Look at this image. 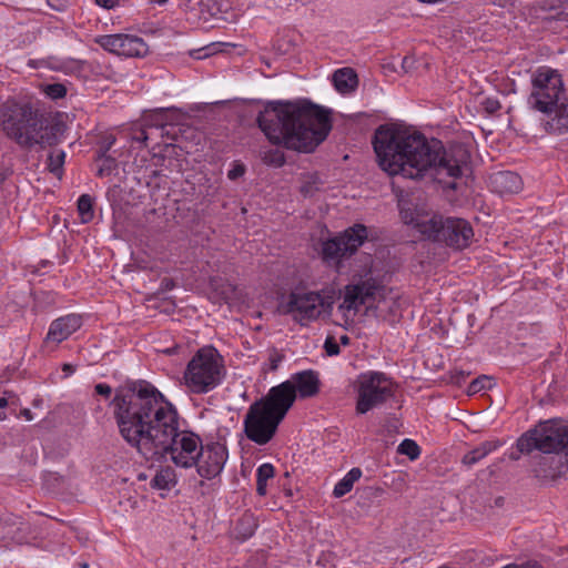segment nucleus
I'll return each mask as SVG.
<instances>
[{"label":"nucleus","instance_id":"obj_22","mask_svg":"<svg viewBox=\"0 0 568 568\" xmlns=\"http://www.w3.org/2000/svg\"><path fill=\"white\" fill-rule=\"evenodd\" d=\"M499 447L498 442H484L473 450L465 454L462 458V463L466 466H473L483 458H485L489 453Z\"/></svg>","mask_w":568,"mask_h":568},{"label":"nucleus","instance_id":"obj_43","mask_svg":"<svg viewBox=\"0 0 568 568\" xmlns=\"http://www.w3.org/2000/svg\"><path fill=\"white\" fill-rule=\"evenodd\" d=\"M94 2L103 9H113L119 4V0H94Z\"/></svg>","mask_w":568,"mask_h":568},{"label":"nucleus","instance_id":"obj_32","mask_svg":"<svg viewBox=\"0 0 568 568\" xmlns=\"http://www.w3.org/2000/svg\"><path fill=\"white\" fill-rule=\"evenodd\" d=\"M274 466L270 463H264L256 470V479L260 481H267L274 477Z\"/></svg>","mask_w":568,"mask_h":568},{"label":"nucleus","instance_id":"obj_53","mask_svg":"<svg viewBox=\"0 0 568 568\" xmlns=\"http://www.w3.org/2000/svg\"><path fill=\"white\" fill-rule=\"evenodd\" d=\"M150 1L154 2V3L163 4V3L168 2L169 0H150Z\"/></svg>","mask_w":568,"mask_h":568},{"label":"nucleus","instance_id":"obj_46","mask_svg":"<svg viewBox=\"0 0 568 568\" xmlns=\"http://www.w3.org/2000/svg\"><path fill=\"white\" fill-rule=\"evenodd\" d=\"M62 369L67 373V375H70L74 372V367L71 364H63Z\"/></svg>","mask_w":568,"mask_h":568},{"label":"nucleus","instance_id":"obj_25","mask_svg":"<svg viewBox=\"0 0 568 568\" xmlns=\"http://www.w3.org/2000/svg\"><path fill=\"white\" fill-rule=\"evenodd\" d=\"M343 241L339 236L331 239L323 243V257L326 261L337 260L347 256V253L343 250Z\"/></svg>","mask_w":568,"mask_h":568},{"label":"nucleus","instance_id":"obj_7","mask_svg":"<svg viewBox=\"0 0 568 568\" xmlns=\"http://www.w3.org/2000/svg\"><path fill=\"white\" fill-rule=\"evenodd\" d=\"M201 438L189 430H179V415L174 414L171 430L165 440H161L154 449L155 460L169 455L172 463L181 468H191L196 464L199 447H202Z\"/></svg>","mask_w":568,"mask_h":568},{"label":"nucleus","instance_id":"obj_12","mask_svg":"<svg viewBox=\"0 0 568 568\" xmlns=\"http://www.w3.org/2000/svg\"><path fill=\"white\" fill-rule=\"evenodd\" d=\"M196 457L197 474L205 479H213L221 474L227 460V449L219 442H210L199 447Z\"/></svg>","mask_w":568,"mask_h":568},{"label":"nucleus","instance_id":"obj_8","mask_svg":"<svg viewBox=\"0 0 568 568\" xmlns=\"http://www.w3.org/2000/svg\"><path fill=\"white\" fill-rule=\"evenodd\" d=\"M335 301L333 290L294 291L291 292L280 310L283 314L292 315L301 325L316 321L324 313H331Z\"/></svg>","mask_w":568,"mask_h":568},{"label":"nucleus","instance_id":"obj_52","mask_svg":"<svg viewBox=\"0 0 568 568\" xmlns=\"http://www.w3.org/2000/svg\"><path fill=\"white\" fill-rule=\"evenodd\" d=\"M138 140H140V141H146L148 140V135L145 134L144 131L141 132V136H139Z\"/></svg>","mask_w":568,"mask_h":568},{"label":"nucleus","instance_id":"obj_16","mask_svg":"<svg viewBox=\"0 0 568 568\" xmlns=\"http://www.w3.org/2000/svg\"><path fill=\"white\" fill-rule=\"evenodd\" d=\"M545 121V130L554 134H564L568 132V98H564L557 105H554L552 112Z\"/></svg>","mask_w":568,"mask_h":568},{"label":"nucleus","instance_id":"obj_38","mask_svg":"<svg viewBox=\"0 0 568 568\" xmlns=\"http://www.w3.org/2000/svg\"><path fill=\"white\" fill-rule=\"evenodd\" d=\"M234 293H235V286L233 284L225 283L222 285L221 295L225 301L233 298Z\"/></svg>","mask_w":568,"mask_h":568},{"label":"nucleus","instance_id":"obj_33","mask_svg":"<svg viewBox=\"0 0 568 568\" xmlns=\"http://www.w3.org/2000/svg\"><path fill=\"white\" fill-rule=\"evenodd\" d=\"M490 387V379L487 376H481L474 379L468 386L469 394H476L485 388Z\"/></svg>","mask_w":568,"mask_h":568},{"label":"nucleus","instance_id":"obj_30","mask_svg":"<svg viewBox=\"0 0 568 568\" xmlns=\"http://www.w3.org/2000/svg\"><path fill=\"white\" fill-rule=\"evenodd\" d=\"M112 144L109 143V145L105 148L104 151H102L99 156H98V160L102 162V164L100 165V168L98 169V175L99 176H106V175H110L116 168V162L113 158L106 155V151L109 150L110 145Z\"/></svg>","mask_w":568,"mask_h":568},{"label":"nucleus","instance_id":"obj_14","mask_svg":"<svg viewBox=\"0 0 568 568\" xmlns=\"http://www.w3.org/2000/svg\"><path fill=\"white\" fill-rule=\"evenodd\" d=\"M291 386L294 400L296 397L308 398L314 397L320 392V378L318 374L312 369L295 373L291 376V379L285 381Z\"/></svg>","mask_w":568,"mask_h":568},{"label":"nucleus","instance_id":"obj_9","mask_svg":"<svg viewBox=\"0 0 568 568\" xmlns=\"http://www.w3.org/2000/svg\"><path fill=\"white\" fill-rule=\"evenodd\" d=\"M418 226L419 233L425 237L444 242L459 250L467 247L474 236L469 222L460 217H444L435 214Z\"/></svg>","mask_w":568,"mask_h":568},{"label":"nucleus","instance_id":"obj_48","mask_svg":"<svg viewBox=\"0 0 568 568\" xmlns=\"http://www.w3.org/2000/svg\"><path fill=\"white\" fill-rule=\"evenodd\" d=\"M487 103H488L487 109L489 111H495L497 108H499L498 102H490V101H488Z\"/></svg>","mask_w":568,"mask_h":568},{"label":"nucleus","instance_id":"obj_26","mask_svg":"<svg viewBox=\"0 0 568 568\" xmlns=\"http://www.w3.org/2000/svg\"><path fill=\"white\" fill-rule=\"evenodd\" d=\"M65 160V152L62 150H53L48 154L47 168L58 178H61L63 172V164Z\"/></svg>","mask_w":568,"mask_h":568},{"label":"nucleus","instance_id":"obj_36","mask_svg":"<svg viewBox=\"0 0 568 568\" xmlns=\"http://www.w3.org/2000/svg\"><path fill=\"white\" fill-rule=\"evenodd\" d=\"M264 161L275 166H282L285 162L283 153L280 151H271L264 156Z\"/></svg>","mask_w":568,"mask_h":568},{"label":"nucleus","instance_id":"obj_10","mask_svg":"<svg viewBox=\"0 0 568 568\" xmlns=\"http://www.w3.org/2000/svg\"><path fill=\"white\" fill-rule=\"evenodd\" d=\"M565 98V89L561 75L557 70L541 67L536 70L532 77V90L528 98V104L545 114L552 112Z\"/></svg>","mask_w":568,"mask_h":568},{"label":"nucleus","instance_id":"obj_17","mask_svg":"<svg viewBox=\"0 0 568 568\" xmlns=\"http://www.w3.org/2000/svg\"><path fill=\"white\" fill-rule=\"evenodd\" d=\"M489 180L491 189L499 194L517 193L523 186L521 178L511 171L494 173Z\"/></svg>","mask_w":568,"mask_h":568},{"label":"nucleus","instance_id":"obj_35","mask_svg":"<svg viewBox=\"0 0 568 568\" xmlns=\"http://www.w3.org/2000/svg\"><path fill=\"white\" fill-rule=\"evenodd\" d=\"M353 488V485H351L345 478L341 479L334 487L333 495L336 498L343 497L347 493H349Z\"/></svg>","mask_w":568,"mask_h":568},{"label":"nucleus","instance_id":"obj_13","mask_svg":"<svg viewBox=\"0 0 568 568\" xmlns=\"http://www.w3.org/2000/svg\"><path fill=\"white\" fill-rule=\"evenodd\" d=\"M383 286L377 285L374 281H364L358 284H349L344 288L343 302L338 308L347 316L353 312L355 315L362 305L375 302L377 295H381Z\"/></svg>","mask_w":568,"mask_h":568},{"label":"nucleus","instance_id":"obj_29","mask_svg":"<svg viewBox=\"0 0 568 568\" xmlns=\"http://www.w3.org/2000/svg\"><path fill=\"white\" fill-rule=\"evenodd\" d=\"M399 211L402 221L407 225H413L419 232V224L423 222H427L429 217L422 216L413 211L410 207H405V203L403 201L399 202Z\"/></svg>","mask_w":568,"mask_h":568},{"label":"nucleus","instance_id":"obj_21","mask_svg":"<svg viewBox=\"0 0 568 568\" xmlns=\"http://www.w3.org/2000/svg\"><path fill=\"white\" fill-rule=\"evenodd\" d=\"M333 83L338 92L351 93L358 84L357 74L351 68L338 69L333 73Z\"/></svg>","mask_w":568,"mask_h":568},{"label":"nucleus","instance_id":"obj_3","mask_svg":"<svg viewBox=\"0 0 568 568\" xmlns=\"http://www.w3.org/2000/svg\"><path fill=\"white\" fill-rule=\"evenodd\" d=\"M256 124L272 144L304 153L313 152L332 128L329 112L308 100L267 102Z\"/></svg>","mask_w":568,"mask_h":568},{"label":"nucleus","instance_id":"obj_19","mask_svg":"<svg viewBox=\"0 0 568 568\" xmlns=\"http://www.w3.org/2000/svg\"><path fill=\"white\" fill-rule=\"evenodd\" d=\"M339 239L343 241L344 252H346L347 255H352L367 239V229L363 224H355L339 235Z\"/></svg>","mask_w":568,"mask_h":568},{"label":"nucleus","instance_id":"obj_28","mask_svg":"<svg viewBox=\"0 0 568 568\" xmlns=\"http://www.w3.org/2000/svg\"><path fill=\"white\" fill-rule=\"evenodd\" d=\"M78 212L82 223H89L94 216L93 199L89 194H82L78 200Z\"/></svg>","mask_w":568,"mask_h":568},{"label":"nucleus","instance_id":"obj_1","mask_svg":"<svg viewBox=\"0 0 568 568\" xmlns=\"http://www.w3.org/2000/svg\"><path fill=\"white\" fill-rule=\"evenodd\" d=\"M373 146L381 168L389 175L412 180L429 176L453 190L470 160L462 144L446 149L437 139L386 125L375 131Z\"/></svg>","mask_w":568,"mask_h":568},{"label":"nucleus","instance_id":"obj_37","mask_svg":"<svg viewBox=\"0 0 568 568\" xmlns=\"http://www.w3.org/2000/svg\"><path fill=\"white\" fill-rule=\"evenodd\" d=\"M324 349L328 356H336L341 348L333 336H327L324 343Z\"/></svg>","mask_w":568,"mask_h":568},{"label":"nucleus","instance_id":"obj_24","mask_svg":"<svg viewBox=\"0 0 568 568\" xmlns=\"http://www.w3.org/2000/svg\"><path fill=\"white\" fill-rule=\"evenodd\" d=\"M257 528L256 519L252 514H244L236 523L235 535L236 538L245 540L253 536Z\"/></svg>","mask_w":568,"mask_h":568},{"label":"nucleus","instance_id":"obj_23","mask_svg":"<svg viewBox=\"0 0 568 568\" xmlns=\"http://www.w3.org/2000/svg\"><path fill=\"white\" fill-rule=\"evenodd\" d=\"M175 484L176 475L170 466L159 469L152 479V486L158 489H171Z\"/></svg>","mask_w":568,"mask_h":568},{"label":"nucleus","instance_id":"obj_18","mask_svg":"<svg viewBox=\"0 0 568 568\" xmlns=\"http://www.w3.org/2000/svg\"><path fill=\"white\" fill-rule=\"evenodd\" d=\"M119 57L143 58L149 52L144 40L138 36L121 33Z\"/></svg>","mask_w":568,"mask_h":568},{"label":"nucleus","instance_id":"obj_50","mask_svg":"<svg viewBox=\"0 0 568 568\" xmlns=\"http://www.w3.org/2000/svg\"><path fill=\"white\" fill-rule=\"evenodd\" d=\"M8 406V400L4 397H0V408H6Z\"/></svg>","mask_w":568,"mask_h":568},{"label":"nucleus","instance_id":"obj_45","mask_svg":"<svg viewBox=\"0 0 568 568\" xmlns=\"http://www.w3.org/2000/svg\"><path fill=\"white\" fill-rule=\"evenodd\" d=\"M20 414L29 422L33 419V414L29 408L22 409Z\"/></svg>","mask_w":568,"mask_h":568},{"label":"nucleus","instance_id":"obj_34","mask_svg":"<svg viewBox=\"0 0 568 568\" xmlns=\"http://www.w3.org/2000/svg\"><path fill=\"white\" fill-rule=\"evenodd\" d=\"M44 91L52 99H61L67 94V89L61 83L48 84Z\"/></svg>","mask_w":568,"mask_h":568},{"label":"nucleus","instance_id":"obj_40","mask_svg":"<svg viewBox=\"0 0 568 568\" xmlns=\"http://www.w3.org/2000/svg\"><path fill=\"white\" fill-rule=\"evenodd\" d=\"M415 58L407 55L402 60V69L404 70L405 73H408L415 69Z\"/></svg>","mask_w":568,"mask_h":568},{"label":"nucleus","instance_id":"obj_6","mask_svg":"<svg viewBox=\"0 0 568 568\" xmlns=\"http://www.w3.org/2000/svg\"><path fill=\"white\" fill-rule=\"evenodd\" d=\"M225 375L223 356L213 346H204L189 361L183 373V385L192 394H207L223 382Z\"/></svg>","mask_w":568,"mask_h":568},{"label":"nucleus","instance_id":"obj_44","mask_svg":"<svg viewBox=\"0 0 568 568\" xmlns=\"http://www.w3.org/2000/svg\"><path fill=\"white\" fill-rule=\"evenodd\" d=\"M267 481H260L256 479V491L260 496H265L267 490Z\"/></svg>","mask_w":568,"mask_h":568},{"label":"nucleus","instance_id":"obj_51","mask_svg":"<svg viewBox=\"0 0 568 568\" xmlns=\"http://www.w3.org/2000/svg\"><path fill=\"white\" fill-rule=\"evenodd\" d=\"M348 342H349V338H348V336H347V335H343V336H341V343H342V344L346 345V344H348Z\"/></svg>","mask_w":568,"mask_h":568},{"label":"nucleus","instance_id":"obj_31","mask_svg":"<svg viewBox=\"0 0 568 568\" xmlns=\"http://www.w3.org/2000/svg\"><path fill=\"white\" fill-rule=\"evenodd\" d=\"M397 453L415 460L420 456V447L415 440L406 438L398 445Z\"/></svg>","mask_w":568,"mask_h":568},{"label":"nucleus","instance_id":"obj_47","mask_svg":"<svg viewBox=\"0 0 568 568\" xmlns=\"http://www.w3.org/2000/svg\"><path fill=\"white\" fill-rule=\"evenodd\" d=\"M518 568H542V567L540 565H538L537 562H527L523 566L518 565Z\"/></svg>","mask_w":568,"mask_h":568},{"label":"nucleus","instance_id":"obj_20","mask_svg":"<svg viewBox=\"0 0 568 568\" xmlns=\"http://www.w3.org/2000/svg\"><path fill=\"white\" fill-rule=\"evenodd\" d=\"M375 311L377 316L383 321L395 323L398 317V303L394 298L385 297V288L383 287L382 294L377 295Z\"/></svg>","mask_w":568,"mask_h":568},{"label":"nucleus","instance_id":"obj_5","mask_svg":"<svg viewBox=\"0 0 568 568\" xmlns=\"http://www.w3.org/2000/svg\"><path fill=\"white\" fill-rule=\"evenodd\" d=\"M293 404L294 394L288 383L272 387L250 405L243 420L246 437L257 445L270 443Z\"/></svg>","mask_w":568,"mask_h":568},{"label":"nucleus","instance_id":"obj_42","mask_svg":"<svg viewBox=\"0 0 568 568\" xmlns=\"http://www.w3.org/2000/svg\"><path fill=\"white\" fill-rule=\"evenodd\" d=\"M94 389L99 395L104 396V397H109L112 393L111 386H109L108 384H102V383L97 384Z\"/></svg>","mask_w":568,"mask_h":568},{"label":"nucleus","instance_id":"obj_39","mask_svg":"<svg viewBox=\"0 0 568 568\" xmlns=\"http://www.w3.org/2000/svg\"><path fill=\"white\" fill-rule=\"evenodd\" d=\"M362 476V470L357 467L352 468L344 478L351 484L354 485L356 480H358Z\"/></svg>","mask_w":568,"mask_h":568},{"label":"nucleus","instance_id":"obj_15","mask_svg":"<svg viewBox=\"0 0 568 568\" xmlns=\"http://www.w3.org/2000/svg\"><path fill=\"white\" fill-rule=\"evenodd\" d=\"M82 326V317L78 314H68L54 320L49 327L45 341L60 344L68 339Z\"/></svg>","mask_w":568,"mask_h":568},{"label":"nucleus","instance_id":"obj_41","mask_svg":"<svg viewBox=\"0 0 568 568\" xmlns=\"http://www.w3.org/2000/svg\"><path fill=\"white\" fill-rule=\"evenodd\" d=\"M245 172V169L243 165L237 164L233 169H231L227 173V178L230 180H236L237 178L242 176Z\"/></svg>","mask_w":568,"mask_h":568},{"label":"nucleus","instance_id":"obj_4","mask_svg":"<svg viewBox=\"0 0 568 568\" xmlns=\"http://www.w3.org/2000/svg\"><path fill=\"white\" fill-rule=\"evenodd\" d=\"M0 125L8 138L28 149L55 145L63 133L61 124H49L43 114L29 103L3 105L0 109Z\"/></svg>","mask_w":568,"mask_h":568},{"label":"nucleus","instance_id":"obj_49","mask_svg":"<svg viewBox=\"0 0 568 568\" xmlns=\"http://www.w3.org/2000/svg\"><path fill=\"white\" fill-rule=\"evenodd\" d=\"M280 359H281L280 357L278 358H272V361H271V368L272 369H276L277 368Z\"/></svg>","mask_w":568,"mask_h":568},{"label":"nucleus","instance_id":"obj_27","mask_svg":"<svg viewBox=\"0 0 568 568\" xmlns=\"http://www.w3.org/2000/svg\"><path fill=\"white\" fill-rule=\"evenodd\" d=\"M94 41L105 51L119 55L121 33L99 36Z\"/></svg>","mask_w":568,"mask_h":568},{"label":"nucleus","instance_id":"obj_2","mask_svg":"<svg viewBox=\"0 0 568 568\" xmlns=\"http://www.w3.org/2000/svg\"><path fill=\"white\" fill-rule=\"evenodd\" d=\"M113 417L123 440L146 459L171 430L176 409L149 382H129L111 402Z\"/></svg>","mask_w":568,"mask_h":568},{"label":"nucleus","instance_id":"obj_11","mask_svg":"<svg viewBox=\"0 0 568 568\" xmlns=\"http://www.w3.org/2000/svg\"><path fill=\"white\" fill-rule=\"evenodd\" d=\"M393 395L394 384L386 374L373 371L363 373L357 377L356 413L366 414Z\"/></svg>","mask_w":568,"mask_h":568}]
</instances>
